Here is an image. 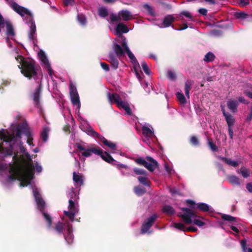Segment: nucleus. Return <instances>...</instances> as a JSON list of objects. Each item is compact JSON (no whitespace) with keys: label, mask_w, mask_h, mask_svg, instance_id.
Masks as SVG:
<instances>
[{"label":"nucleus","mask_w":252,"mask_h":252,"mask_svg":"<svg viewBox=\"0 0 252 252\" xmlns=\"http://www.w3.org/2000/svg\"><path fill=\"white\" fill-rule=\"evenodd\" d=\"M134 69V71H135V74L136 75V77L139 79H140L141 78V76H140V73L139 72L138 69L139 68H138V67H135V68H133Z\"/></svg>","instance_id":"nucleus-59"},{"label":"nucleus","mask_w":252,"mask_h":252,"mask_svg":"<svg viewBox=\"0 0 252 252\" xmlns=\"http://www.w3.org/2000/svg\"><path fill=\"white\" fill-rule=\"evenodd\" d=\"M237 19H243L247 18V15L245 12H237L235 14Z\"/></svg>","instance_id":"nucleus-44"},{"label":"nucleus","mask_w":252,"mask_h":252,"mask_svg":"<svg viewBox=\"0 0 252 252\" xmlns=\"http://www.w3.org/2000/svg\"><path fill=\"white\" fill-rule=\"evenodd\" d=\"M208 145L210 149L214 152H217L218 148L216 145L212 142L211 140H208Z\"/></svg>","instance_id":"nucleus-46"},{"label":"nucleus","mask_w":252,"mask_h":252,"mask_svg":"<svg viewBox=\"0 0 252 252\" xmlns=\"http://www.w3.org/2000/svg\"><path fill=\"white\" fill-rule=\"evenodd\" d=\"M84 123H82L81 126L82 129L85 131L88 135L103 143V144L108 147L110 150L115 151L117 148V145L115 143L107 140L103 136L96 132L94 128L88 124L87 121L83 120ZM111 153H116L114 151Z\"/></svg>","instance_id":"nucleus-6"},{"label":"nucleus","mask_w":252,"mask_h":252,"mask_svg":"<svg viewBox=\"0 0 252 252\" xmlns=\"http://www.w3.org/2000/svg\"><path fill=\"white\" fill-rule=\"evenodd\" d=\"M146 159L147 161V164L145 165V167L150 172L154 171L158 167V161L149 156L146 157Z\"/></svg>","instance_id":"nucleus-19"},{"label":"nucleus","mask_w":252,"mask_h":252,"mask_svg":"<svg viewBox=\"0 0 252 252\" xmlns=\"http://www.w3.org/2000/svg\"><path fill=\"white\" fill-rule=\"evenodd\" d=\"M50 130V129L48 126H43L40 132V137L43 142H46L48 141Z\"/></svg>","instance_id":"nucleus-24"},{"label":"nucleus","mask_w":252,"mask_h":252,"mask_svg":"<svg viewBox=\"0 0 252 252\" xmlns=\"http://www.w3.org/2000/svg\"><path fill=\"white\" fill-rule=\"evenodd\" d=\"M211 34L212 35L216 36H218L220 35L221 33H220V31L214 30H213L211 32Z\"/></svg>","instance_id":"nucleus-52"},{"label":"nucleus","mask_w":252,"mask_h":252,"mask_svg":"<svg viewBox=\"0 0 252 252\" xmlns=\"http://www.w3.org/2000/svg\"><path fill=\"white\" fill-rule=\"evenodd\" d=\"M239 4L242 6H244L249 4V0H239Z\"/></svg>","instance_id":"nucleus-54"},{"label":"nucleus","mask_w":252,"mask_h":252,"mask_svg":"<svg viewBox=\"0 0 252 252\" xmlns=\"http://www.w3.org/2000/svg\"><path fill=\"white\" fill-rule=\"evenodd\" d=\"M174 21V17L172 15H166L163 21V26L160 28H167L171 26V24Z\"/></svg>","instance_id":"nucleus-25"},{"label":"nucleus","mask_w":252,"mask_h":252,"mask_svg":"<svg viewBox=\"0 0 252 252\" xmlns=\"http://www.w3.org/2000/svg\"><path fill=\"white\" fill-rule=\"evenodd\" d=\"M106 152H103V150L98 146L93 145L91 147L87 148L84 152L82 153V156L85 157H89L92 154L99 156L102 159L105 161L106 157L105 154Z\"/></svg>","instance_id":"nucleus-11"},{"label":"nucleus","mask_w":252,"mask_h":252,"mask_svg":"<svg viewBox=\"0 0 252 252\" xmlns=\"http://www.w3.org/2000/svg\"><path fill=\"white\" fill-rule=\"evenodd\" d=\"M230 228L235 232H236L237 233L239 232V230H238V229L236 227H235V226H234L233 225H231L230 226Z\"/></svg>","instance_id":"nucleus-64"},{"label":"nucleus","mask_w":252,"mask_h":252,"mask_svg":"<svg viewBox=\"0 0 252 252\" xmlns=\"http://www.w3.org/2000/svg\"><path fill=\"white\" fill-rule=\"evenodd\" d=\"M244 94L249 98L252 99V92L249 91H245Z\"/></svg>","instance_id":"nucleus-60"},{"label":"nucleus","mask_w":252,"mask_h":252,"mask_svg":"<svg viewBox=\"0 0 252 252\" xmlns=\"http://www.w3.org/2000/svg\"><path fill=\"white\" fill-rule=\"evenodd\" d=\"M142 131L143 135L148 141H149L153 137H156L153 127L148 123H144L142 125Z\"/></svg>","instance_id":"nucleus-16"},{"label":"nucleus","mask_w":252,"mask_h":252,"mask_svg":"<svg viewBox=\"0 0 252 252\" xmlns=\"http://www.w3.org/2000/svg\"><path fill=\"white\" fill-rule=\"evenodd\" d=\"M69 94L71 103L73 106H76L78 110L81 107L79 94L76 88L72 85L69 87Z\"/></svg>","instance_id":"nucleus-14"},{"label":"nucleus","mask_w":252,"mask_h":252,"mask_svg":"<svg viewBox=\"0 0 252 252\" xmlns=\"http://www.w3.org/2000/svg\"><path fill=\"white\" fill-rule=\"evenodd\" d=\"M198 12L202 15H206L207 13V10L205 8H200L198 10Z\"/></svg>","instance_id":"nucleus-55"},{"label":"nucleus","mask_w":252,"mask_h":252,"mask_svg":"<svg viewBox=\"0 0 252 252\" xmlns=\"http://www.w3.org/2000/svg\"><path fill=\"white\" fill-rule=\"evenodd\" d=\"M238 100L240 102L244 103L245 104H248L249 103V102L246 101L243 97H239L238 98Z\"/></svg>","instance_id":"nucleus-56"},{"label":"nucleus","mask_w":252,"mask_h":252,"mask_svg":"<svg viewBox=\"0 0 252 252\" xmlns=\"http://www.w3.org/2000/svg\"><path fill=\"white\" fill-rule=\"evenodd\" d=\"M193 81L190 80H188L186 81L185 84V89L190 90L191 86L192 85Z\"/></svg>","instance_id":"nucleus-47"},{"label":"nucleus","mask_w":252,"mask_h":252,"mask_svg":"<svg viewBox=\"0 0 252 252\" xmlns=\"http://www.w3.org/2000/svg\"><path fill=\"white\" fill-rule=\"evenodd\" d=\"M228 182L232 185H240V179L235 175L229 176L227 178Z\"/></svg>","instance_id":"nucleus-28"},{"label":"nucleus","mask_w":252,"mask_h":252,"mask_svg":"<svg viewBox=\"0 0 252 252\" xmlns=\"http://www.w3.org/2000/svg\"><path fill=\"white\" fill-rule=\"evenodd\" d=\"M180 16H184L186 17L189 18L190 21H193V18L192 15L187 11H183L180 14Z\"/></svg>","instance_id":"nucleus-42"},{"label":"nucleus","mask_w":252,"mask_h":252,"mask_svg":"<svg viewBox=\"0 0 252 252\" xmlns=\"http://www.w3.org/2000/svg\"><path fill=\"white\" fill-rule=\"evenodd\" d=\"M237 173H241L242 176L245 178H248L250 175V170L245 167H242L239 170H237Z\"/></svg>","instance_id":"nucleus-31"},{"label":"nucleus","mask_w":252,"mask_h":252,"mask_svg":"<svg viewBox=\"0 0 252 252\" xmlns=\"http://www.w3.org/2000/svg\"><path fill=\"white\" fill-rule=\"evenodd\" d=\"M162 211L164 213L169 215H173L175 213V210L170 205H167L163 206Z\"/></svg>","instance_id":"nucleus-30"},{"label":"nucleus","mask_w":252,"mask_h":252,"mask_svg":"<svg viewBox=\"0 0 252 252\" xmlns=\"http://www.w3.org/2000/svg\"><path fill=\"white\" fill-rule=\"evenodd\" d=\"M227 106L231 112L235 113L237 111L238 101L234 99H230L227 102Z\"/></svg>","instance_id":"nucleus-22"},{"label":"nucleus","mask_w":252,"mask_h":252,"mask_svg":"<svg viewBox=\"0 0 252 252\" xmlns=\"http://www.w3.org/2000/svg\"><path fill=\"white\" fill-rule=\"evenodd\" d=\"M246 189L250 192L252 193V184L248 183L246 185Z\"/></svg>","instance_id":"nucleus-58"},{"label":"nucleus","mask_w":252,"mask_h":252,"mask_svg":"<svg viewBox=\"0 0 252 252\" xmlns=\"http://www.w3.org/2000/svg\"><path fill=\"white\" fill-rule=\"evenodd\" d=\"M5 27L6 29L5 33L6 37L5 39V42L7 43L9 48H12V45L10 40H14L15 33L12 24L9 22H6Z\"/></svg>","instance_id":"nucleus-15"},{"label":"nucleus","mask_w":252,"mask_h":252,"mask_svg":"<svg viewBox=\"0 0 252 252\" xmlns=\"http://www.w3.org/2000/svg\"><path fill=\"white\" fill-rule=\"evenodd\" d=\"M133 170L134 173L137 175L143 176L148 174L147 171L143 169L134 168Z\"/></svg>","instance_id":"nucleus-37"},{"label":"nucleus","mask_w":252,"mask_h":252,"mask_svg":"<svg viewBox=\"0 0 252 252\" xmlns=\"http://www.w3.org/2000/svg\"><path fill=\"white\" fill-rule=\"evenodd\" d=\"M121 57H118L114 52H110L108 55L107 61L110 63L111 68L114 70H116L119 64V59Z\"/></svg>","instance_id":"nucleus-18"},{"label":"nucleus","mask_w":252,"mask_h":252,"mask_svg":"<svg viewBox=\"0 0 252 252\" xmlns=\"http://www.w3.org/2000/svg\"><path fill=\"white\" fill-rule=\"evenodd\" d=\"M241 245L244 252H247V241L246 240H242L241 241Z\"/></svg>","instance_id":"nucleus-49"},{"label":"nucleus","mask_w":252,"mask_h":252,"mask_svg":"<svg viewBox=\"0 0 252 252\" xmlns=\"http://www.w3.org/2000/svg\"><path fill=\"white\" fill-rule=\"evenodd\" d=\"M99 16L104 18L108 15V10L104 7H100L98 10Z\"/></svg>","instance_id":"nucleus-36"},{"label":"nucleus","mask_w":252,"mask_h":252,"mask_svg":"<svg viewBox=\"0 0 252 252\" xmlns=\"http://www.w3.org/2000/svg\"><path fill=\"white\" fill-rule=\"evenodd\" d=\"M22 134L28 138V145L34 146L32 133L24 124L17 125L14 131L12 126L9 130L3 128L0 130V176L4 178L7 183L17 179L20 181L21 187L29 186L32 190L37 209L47 221L48 229L59 235L63 234L66 242H73L72 226L70 222L58 221L53 225L51 217L44 211L45 202L38 189L32 184L34 176L32 157L23 145Z\"/></svg>","instance_id":"nucleus-1"},{"label":"nucleus","mask_w":252,"mask_h":252,"mask_svg":"<svg viewBox=\"0 0 252 252\" xmlns=\"http://www.w3.org/2000/svg\"><path fill=\"white\" fill-rule=\"evenodd\" d=\"M215 58L214 54L211 52H209L205 55L203 60L206 62H211L214 60Z\"/></svg>","instance_id":"nucleus-34"},{"label":"nucleus","mask_w":252,"mask_h":252,"mask_svg":"<svg viewBox=\"0 0 252 252\" xmlns=\"http://www.w3.org/2000/svg\"><path fill=\"white\" fill-rule=\"evenodd\" d=\"M228 133L230 138L232 139L233 137V132L232 127H228Z\"/></svg>","instance_id":"nucleus-57"},{"label":"nucleus","mask_w":252,"mask_h":252,"mask_svg":"<svg viewBox=\"0 0 252 252\" xmlns=\"http://www.w3.org/2000/svg\"><path fill=\"white\" fill-rule=\"evenodd\" d=\"M100 63L102 68L104 71L108 72L110 70V67L108 64L103 62H100Z\"/></svg>","instance_id":"nucleus-48"},{"label":"nucleus","mask_w":252,"mask_h":252,"mask_svg":"<svg viewBox=\"0 0 252 252\" xmlns=\"http://www.w3.org/2000/svg\"><path fill=\"white\" fill-rule=\"evenodd\" d=\"M224 117L226 121L228 127H232L235 123V119L234 117L230 114H228Z\"/></svg>","instance_id":"nucleus-29"},{"label":"nucleus","mask_w":252,"mask_h":252,"mask_svg":"<svg viewBox=\"0 0 252 252\" xmlns=\"http://www.w3.org/2000/svg\"><path fill=\"white\" fill-rule=\"evenodd\" d=\"M77 20L80 25L84 27L87 24V19L85 15L82 13H78Z\"/></svg>","instance_id":"nucleus-27"},{"label":"nucleus","mask_w":252,"mask_h":252,"mask_svg":"<svg viewBox=\"0 0 252 252\" xmlns=\"http://www.w3.org/2000/svg\"><path fill=\"white\" fill-rule=\"evenodd\" d=\"M195 207L203 212L213 213L214 209L209 205L205 203H198L195 204Z\"/></svg>","instance_id":"nucleus-21"},{"label":"nucleus","mask_w":252,"mask_h":252,"mask_svg":"<svg viewBox=\"0 0 252 252\" xmlns=\"http://www.w3.org/2000/svg\"><path fill=\"white\" fill-rule=\"evenodd\" d=\"M74 2V0H64L63 1V3L65 6L73 5Z\"/></svg>","instance_id":"nucleus-53"},{"label":"nucleus","mask_w":252,"mask_h":252,"mask_svg":"<svg viewBox=\"0 0 252 252\" xmlns=\"http://www.w3.org/2000/svg\"><path fill=\"white\" fill-rule=\"evenodd\" d=\"M35 171L38 173H40L41 172L42 170V166L37 162H36L35 164Z\"/></svg>","instance_id":"nucleus-51"},{"label":"nucleus","mask_w":252,"mask_h":252,"mask_svg":"<svg viewBox=\"0 0 252 252\" xmlns=\"http://www.w3.org/2000/svg\"><path fill=\"white\" fill-rule=\"evenodd\" d=\"M183 213L179 215L185 223L187 224H191L193 223L198 227H202L205 225V222L196 219L197 216L190 209L183 208L182 209Z\"/></svg>","instance_id":"nucleus-8"},{"label":"nucleus","mask_w":252,"mask_h":252,"mask_svg":"<svg viewBox=\"0 0 252 252\" xmlns=\"http://www.w3.org/2000/svg\"><path fill=\"white\" fill-rule=\"evenodd\" d=\"M80 188L71 187L67 192L68 200V211H64V217L72 222L74 220L75 216L78 213L79 205L78 200Z\"/></svg>","instance_id":"nucleus-4"},{"label":"nucleus","mask_w":252,"mask_h":252,"mask_svg":"<svg viewBox=\"0 0 252 252\" xmlns=\"http://www.w3.org/2000/svg\"><path fill=\"white\" fill-rule=\"evenodd\" d=\"M158 216L156 214H153L144 220L141 226V234H143L146 233H151V232L149 231V229L153 225L154 222L156 220Z\"/></svg>","instance_id":"nucleus-13"},{"label":"nucleus","mask_w":252,"mask_h":252,"mask_svg":"<svg viewBox=\"0 0 252 252\" xmlns=\"http://www.w3.org/2000/svg\"><path fill=\"white\" fill-rule=\"evenodd\" d=\"M143 7L145 10L147 11L149 14L151 15H154L155 14L153 8L148 4H145L143 5Z\"/></svg>","instance_id":"nucleus-43"},{"label":"nucleus","mask_w":252,"mask_h":252,"mask_svg":"<svg viewBox=\"0 0 252 252\" xmlns=\"http://www.w3.org/2000/svg\"><path fill=\"white\" fill-rule=\"evenodd\" d=\"M107 95L110 103H115L119 108L123 109L126 114L129 116L132 115V111L130 108L129 104L125 98H122L117 94L107 93Z\"/></svg>","instance_id":"nucleus-7"},{"label":"nucleus","mask_w":252,"mask_h":252,"mask_svg":"<svg viewBox=\"0 0 252 252\" xmlns=\"http://www.w3.org/2000/svg\"><path fill=\"white\" fill-rule=\"evenodd\" d=\"M131 18V13L128 10H122L118 12L117 15L115 13H112L109 17L111 23L119 22L121 20L128 21Z\"/></svg>","instance_id":"nucleus-10"},{"label":"nucleus","mask_w":252,"mask_h":252,"mask_svg":"<svg viewBox=\"0 0 252 252\" xmlns=\"http://www.w3.org/2000/svg\"><path fill=\"white\" fill-rule=\"evenodd\" d=\"M77 147L80 151H83V152H84L87 149L84 146H82L80 144H77Z\"/></svg>","instance_id":"nucleus-62"},{"label":"nucleus","mask_w":252,"mask_h":252,"mask_svg":"<svg viewBox=\"0 0 252 252\" xmlns=\"http://www.w3.org/2000/svg\"><path fill=\"white\" fill-rule=\"evenodd\" d=\"M166 77L171 81H175L177 78L176 73L172 70H168L167 71Z\"/></svg>","instance_id":"nucleus-38"},{"label":"nucleus","mask_w":252,"mask_h":252,"mask_svg":"<svg viewBox=\"0 0 252 252\" xmlns=\"http://www.w3.org/2000/svg\"><path fill=\"white\" fill-rule=\"evenodd\" d=\"M172 225L175 228L184 232L187 231L196 232L197 230V229L193 226L186 227L183 223L181 222H173Z\"/></svg>","instance_id":"nucleus-20"},{"label":"nucleus","mask_w":252,"mask_h":252,"mask_svg":"<svg viewBox=\"0 0 252 252\" xmlns=\"http://www.w3.org/2000/svg\"><path fill=\"white\" fill-rule=\"evenodd\" d=\"M141 65L142 67L143 68V71L148 75H150L151 74V71L150 70L149 67L148 65L144 61L142 62L141 63Z\"/></svg>","instance_id":"nucleus-41"},{"label":"nucleus","mask_w":252,"mask_h":252,"mask_svg":"<svg viewBox=\"0 0 252 252\" xmlns=\"http://www.w3.org/2000/svg\"><path fill=\"white\" fill-rule=\"evenodd\" d=\"M137 179L140 184H141L142 185H143L145 186L149 187V185L148 183L147 182L148 174L145 175L139 176L137 178Z\"/></svg>","instance_id":"nucleus-33"},{"label":"nucleus","mask_w":252,"mask_h":252,"mask_svg":"<svg viewBox=\"0 0 252 252\" xmlns=\"http://www.w3.org/2000/svg\"><path fill=\"white\" fill-rule=\"evenodd\" d=\"M107 21L110 24L109 26V29L111 32H113L115 34L118 35L120 38L121 40L118 43L119 44L121 43L123 37H125L122 35L123 33H127L129 31V29L123 23L119 22L117 25L115 26L114 25V22H110V18L109 19H108Z\"/></svg>","instance_id":"nucleus-9"},{"label":"nucleus","mask_w":252,"mask_h":252,"mask_svg":"<svg viewBox=\"0 0 252 252\" xmlns=\"http://www.w3.org/2000/svg\"><path fill=\"white\" fill-rule=\"evenodd\" d=\"M121 43L122 46L117 43L116 39H114L113 41L112 48L117 56L118 57H122L126 53L131 63L133 65V68H140L138 61L128 46L127 41L126 37H123Z\"/></svg>","instance_id":"nucleus-5"},{"label":"nucleus","mask_w":252,"mask_h":252,"mask_svg":"<svg viewBox=\"0 0 252 252\" xmlns=\"http://www.w3.org/2000/svg\"><path fill=\"white\" fill-rule=\"evenodd\" d=\"M191 143L194 145H197L199 144L198 140L195 136H192L190 139Z\"/></svg>","instance_id":"nucleus-50"},{"label":"nucleus","mask_w":252,"mask_h":252,"mask_svg":"<svg viewBox=\"0 0 252 252\" xmlns=\"http://www.w3.org/2000/svg\"><path fill=\"white\" fill-rule=\"evenodd\" d=\"M73 181L74 183L75 187L80 188L83 184L82 176L79 174H77L75 172H74L73 173Z\"/></svg>","instance_id":"nucleus-23"},{"label":"nucleus","mask_w":252,"mask_h":252,"mask_svg":"<svg viewBox=\"0 0 252 252\" xmlns=\"http://www.w3.org/2000/svg\"><path fill=\"white\" fill-rule=\"evenodd\" d=\"M121 173L124 176H129L130 175L129 170L121 171Z\"/></svg>","instance_id":"nucleus-63"},{"label":"nucleus","mask_w":252,"mask_h":252,"mask_svg":"<svg viewBox=\"0 0 252 252\" xmlns=\"http://www.w3.org/2000/svg\"><path fill=\"white\" fill-rule=\"evenodd\" d=\"M6 0L12 9L23 18L25 23L29 26L28 38L33 46L36 45V28L32 12L28 9L19 5L14 0Z\"/></svg>","instance_id":"nucleus-3"},{"label":"nucleus","mask_w":252,"mask_h":252,"mask_svg":"<svg viewBox=\"0 0 252 252\" xmlns=\"http://www.w3.org/2000/svg\"><path fill=\"white\" fill-rule=\"evenodd\" d=\"M165 170L169 176H171L173 174L175 173V171L173 169L172 167L170 166L167 163L164 164Z\"/></svg>","instance_id":"nucleus-39"},{"label":"nucleus","mask_w":252,"mask_h":252,"mask_svg":"<svg viewBox=\"0 0 252 252\" xmlns=\"http://www.w3.org/2000/svg\"><path fill=\"white\" fill-rule=\"evenodd\" d=\"M178 100L180 104L184 105L187 103V100L184 94L182 92H177L176 94Z\"/></svg>","instance_id":"nucleus-32"},{"label":"nucleus","mask_w":252,"mask_h":252,"mask_svg":"<svg viewBox=\"0 0 252 252\" xmlns=\"http://www.w3.org/2000/svg\"><path fill=\"white\" fill-rule=\"evenodd\" d=\"M105 154L106 155V157L105 158V161L107 162L110 163L113 165L116 166L117 168L119 169H125L126 170H130V168L126 165L120 163L116 160H115L112 156H111L108 152H105Z\"/></svg>","instance_id":"nucleus-17"},{"label":"nucleus","mask_w":252,"mask_h":252,"mask_svg":"<svg viewBox=\"0 0 252 252\" xmlns=\"http://www.w3.org/2000/svg\"><path fill=\"white\" fill-rule=\"evenodd\" d=\"M252 120V107L251 108V111L247 117V120L249 122Z\"/></svg>","instance_id":"nucleus-61"},{"label":"nucleus","mask_w":252,"mask_h":252,"mask_svg":"<svg viewBox=\"0 0 252 252\" xmlns=\"http://www.w3.org/2000/svg\"><path fill=\"white\" fill-rule=\"evenodd\" d=\"M216 157L220 159L222 161H224L227 164L234 167H237L239 164L237 161L233 160L230 158H228L225 157H221L217 155H216Z\"/></svg>","instance_id":"nucleus-26"},{"label":"nucleus","mask_w":252,"mask_h":252,"mask_svg":"<svg viewBox=\"0 0 252 252\" xmlns=\"http://www.w3.org/2000/svg\"><path fill=\"white\" fill-rule=\"evenodd\" d=\"M134 192L137 195L141 196L145 193L146 190L144 188L138 186L134 188Z\"/></svg>","instance_id":"nucleus-35"},{"label":"nucleus","mask_w":252,"mask_h":252,"mask_svg":"<svg viewBox=\"0 0 252 252\" xmlns=\"http://www.w3.org/2000/svg\"><path fill=\"white\" fill-rule=\"evenodd\" d=\"M147 160H146V158L144 159L142 158H138L136 160V163H137L138 164H139L140 165H143L144 167H145V165H146L147 164Z\"/></svg>","instance_id":"nucleus-45"},{"label":"nucleus","mask_w":252,"mask_h":252,"mask_svg":"<svg viewBox=\"0 0 252 252\" xmlns=\"http://www.w3.org/2000/svg\"><path fill=\"white\" fill-rule=\"evenodd\" d=\"M38 57L40 61L41 65L44 68L47 69L48 75L52 79L53 71L45 52L42 50H40L38 52Z\"/></svg>","instance_id":"nucleus-12"},{"label":"nucleus","mask_w":252,"mask_h":252,"mask_svg":"<svg viewBox=\"0 0 252 252\" xmlns=\"http://www.w3.org/2000/svg\"><path fill=\"white\" fill-rule=\"evenodd\" d=\"M221 218L222 220H227L228 221H235L236 220V218L233 217L229 215L223 214L221 216Z\"/></svg>","instance_id":"nucleus-40"},{"label":"nucleus","mask_w":252,"mask_h":252,"mask_svg":"<svg viewBox=\"0 0 252 252\" xmlns=\"http://www.w3.org/2000/svg\"><path fill=\"white\" fill-rule=\"evenodd\" d=\"M14 51L17 54L15 58L19 64L18 66L21 69L22 74L30 80L33 78L38 84V86L32 94V97L35 106L40 108V97L42 90V74L41 72L38 71L32 60L29 59H25L22 56L19 55V49L15 47Z\"/></svg>","instance_id":"nucleus-2"}]
</instances>
